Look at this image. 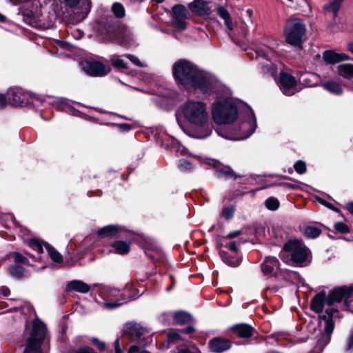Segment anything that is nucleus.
Here are the masks:
<instances>
[{
	"label": "nucleus",
	"mask_w": 353,
	"mask_h": 353,
	"mask_svg": "<svg viewBox=\"0 0 353 353\" xmlns=\"http://www.w3.org/2000/svg\"><path fill=\"white\" fill-rule=\"evenodd\" d=\"M173 75L178 82L190 91L199 90L203 94H210L216 86V82L213 78L185 60L174 63Z\"/></svg>",
	"instance_id": "f257e3e1"
},
{
	"label": "nucleus",
	"mask_w": 353,
	"mask_h": 353,
	"mask_svg": "<svg viewBox=\"0 0 353 353\" xmlns=\"http://www.w3.org/2000/svg\"><path fill=\"white\" fill-rule=\"evenodd\" d=\"M189 125L197 130L194 137L205 139L212 133L210 113L208 105L201 101L189 100L185 102L179 110Z\"/></svg>",
	"instance_id": "f03ea898"
},
{
	"label": "nucleus",
	"mask_w": 353,
	"mask_h": 353,
	"mask_svg": "<svg viewBox=\"0 0 353 353\" xmlns=\"http://www.w3.org/2000/svg\"><path fill=\"white\" fill-rule=\"evenodd\" d=\"M247 105L231 97L228 94L219 93L212 105V116L219 125L230 124L235 121L239 114Z\"/></svg>",
	"instance_id": "7ed1b4c3"
},
{
	"label": "nucleus",
	"mask_w": 353,
	"mask_h": 353,
	"mask_svg": "<svg viewBox=\"0 0 353 353\" xmlns=\"http://www.w3.org/2000/svg\"><path fill=\"white\" fill-rule=\"evenodd\" d=\"M241 120L232 129L227 137L234 141L243 140L251 136L256 128V121L252 110L249 106H245L241 111Z\"/></svg>",
	"instance_id": "20e7f679"
},
{
	"label": "nucleus",
	"mask_w": 353,
	"mask_h": 353,
	"mask_svg": "<svg viewBox=\"0 0 353 353\" xmlns=\"http://www.w3.org/2000/svg\"><path fill=\"white\" fill-rule=\"evenodd\" d=\"M310 250L298 240L285 243L281 252V259L288 264L303 265L310 258Z\"/></svg>",
	"instance_id": "39448f33"
},
{
	"label": "nucleus",
	"mask_w": 353,
	"mask_h": 353,
	"mask_svg": "<svg viewBox=\"0 0 353 353\" xmlns=\"http://www.w3.org/2000/svg\"><path fill=\"white\" fill-rule=\"evenodd\" d=\"M336 312L337 310L330 308L326 310L325 314L319 315L320 327H322V330L316 337V345L314 349L315 353L321 352L330 342L334 328V314Z\"/></svg>",
	"instance_id": "423d86ee"
},
{
	"label": "nucleus",
	"mask_w": 353,
	"mask_h": 353,
	"mask_svg": "<svg viewBox=\"0 0 353 353\" xmlns=\"http://www.w3.org/2000/svg\"><path fill=\"white\" fill-rule=\"evenodd\" d=\"M305 26L299 19H292L287 21L284 27L285 40L290 46L301 48L305 39Z\"/></svg>",
	"instance_id": "0eeeda50"
},
{
	"label": "nucleus",
	"mask_w": 353,
	"mask_h": 353,
	"mask_svg": "<svg viewBox=\"0 0 353 353\" xmlns=\"http://www.w3.org/2000/svg\"><path fill=\"white\" fill-rule=\"evenodd\" d=\"M46 334L45 324L39 319L33 321L32 329L30 337L27 340V345L24 353H42L41 345Z\"/></svg>",
	"instance_id": "6e6552de"
},
{
	"label": "nucleus",
	"mask_w": 353,
	"mask_h": 353,
	"mask_svg": "<svg viewBox=\"0 0 353 353\" xmlns=\"http://www.w3.org/2000/svg\"><path fill=\"white\" fill-rule=\"evenodd\" d=\"M103 295L111 299H115L114 301L105 302L103 307L108 310H112L121 305L123 303L134 299L133 296L126 298L125 292L121 294L119 290L114 288L106 287L103 289Z\"/></svg>",
	"instance_id": "1a4fd4ad"
},
{
	"label": "nucleus",
	"mask_w": 353,
	"mask_h": 353,
	"mask_svg": "<svg viewBox=\"0 0 353 353\" xmlns=\"http://www.w3.org/2000/svg\"><path fill=\"white\" fill-rule=\"evenodd\" d=\"M172 24L178 30H184L186 28L185 20L188 18V11L182 5H176L172 9Z\"/></svg>",
	"instance_id": "9d476101"
},
{
	"label": "nucleus",
	"mask_w": 353,
	"mask_h": 353,
	"mask_svg": "<svg viewBox=\"0 0 353 353\" xmlns=\"http://www.w3.org/2000/svg\"><path fill=\"white\" fill-rule=\"evenodd\" d=\"M82 66L87 74L94 77L105 75L110 71V68L108 66L101 62L92 59L83 61Z\"/></svg>",
	"instance_id": "9b49d317"
},
{
	"label": "nucleus",
	"mask_w": 353,
	"mask_h": 353,
	"mask_svg": "<svg viewBox=\"0 0 353 353\" xmlns=\"http://www.w3.org/2000/svg\"><path fill=\"white\" fill-rule=\"evenodd\" d=\"M279 85L283 93L288 96H292L296 92V81L291 74L281 72L279 75Z\"/></svg>",
	"instance_id": "f8f14e48"
},
{
	"label": "nucleus",
	"mask_w": 353,
	"mask_h": 353,
	"mask_svg": "<svg viewBox=\"0 0 353 353\" xmlns=\"http://www.w3.org/2000/svg\"><path fill=\"white\" fill-rule=\"evenodd\" d=\"M345 0H329L322 8L325 16H330L334 19L339 16Z\"/></svg>",
	"instance_id": "ddd939ff"
},
{
	"label": "nucleus",
	"mask_w": 353,
	"mask_h": 353,
	"mask_svg": "<svg viewBox=\"0 0 353 353\" xmlns=\"http://www.w3.org/2000/svg\"><path fill=\"white\" fill-rule=\"evenodd\" d=\"M261 270L265 275L276 274L279 268V261L274 256H267L261 264Z\"/></svg>",
	"instance_id": "4468645a"
},
{
	"label": "nucleus",
	"mask_w": 353,
	"mask_h": 353,
	"mask_svg": "<svg viewBox=\"0 0 353 353\" xmlns=\"http://www.w3.org/2000/svg\"><path fill=\"white\" fill-rule=\"evenodd\" d=\"M323 59L327 64H335L351 59L345 53H338L334 50H326L323 53Z\"/></svg>",
	"instance_id": "2eb2a0df"
},
{
	"label": "nucleus",
	"mask_w": 353,
	"mask_h": 353,
	"mask_svg": "<svg viewBox=\"0 0 353 353\" xmlns=\"http://www.w3.org/2000/svg\"><path fill=\"white\" fill-rule=\"evenodd\" d=\"M125 334L132 340H139L144 333V329L137 323H127L124 330Z\"/></svg>",
	"instance_id": "dca6fc26"
},
{
	"label": "nucleus",
	"mask_w": 353,
	"mask_h": 353,
	"mask_svg": "<svg viewBox=\"0 0 353 353\" xmlns=\"http://www.w3.org/2000/svg\"><path fill=\"white\" fill-rule=\"evenodd\" d=\"M210 345L212 352L221 353L230 348L231 343L226 339L216 338L210 341Z\"/></svg>",
	"instance_id": "f3484780"
},
{
	"label": "nucleus",
	"mask_w": 353,
	"mask_h": 353,
	"mask_svg": "<svg viewBox=\"0 0 353 353\" xmlns=\"http://www.w3.org/2000/svg\"><path fill=\"white\" fill-rule=\"evenodd\" d=\"M326 295L325 292L316 294L312 299L310 307L312 311L316 313H321L324 307V303L326 301Z\"/></svg>",
	"instance_id": "a211bd4d"
},
{
	"label": "nucleus",
	"mask_w": 353,
	"mask_h": 353,
	"mask_svg": "<svg viewBox=\"0 0 353 353\" xmlns=\"http://www.w3.org/2000/svg\"><path fill=\"white\" fill-rule=\"evenodd\" d=\"M189 8L192 12L199 15L208 14L210 10L203 0H195L189 4Z\"/></svg>",
	"instance_id": "6ab92c4d"
},
{
	"label": "nucleus",
	"mask_w": 353,
	"mask_h": 353,
	"mask_svg": "<svg viewBox=\"0 0 353 353\" xmlns=\"http://www.w3.org/2000/svg\"><path fill=\"white\" fill-rule=\"evenodd\" d=\"M67 289L68 290L85 294L88 292L90 288L87 283L80 280H73L67 284Z\"/></svg>",
	"instance_id": "aec40b11"
},
{
	"label": "nucleus",
	"mask_w": 353,
	"mask_h": 353,
	"mask_svg": "<svg viewBox=\"0 0 353 353\" xmlns=\"http://www.w3.org/2000/svg\"><path fill=\"white\" fill-rule=\"evenodd\" d=\"M233 331L241 338H250L253 335L254 329L247 324H239L232 327Z\"/></svg>",
	"instance_id": "412c9836"
},
{
	"label": "nucleus",
	"mask_w": 353,
	"mask_h": 353,
	"mask_svg": "<svg viewBox=\"0 0 353 353\" xmlns=\"http://www.w3.org/2000/svg\"><path fill=\"white\" fill-rule=\"evenodd\" d=\"M7 95L9 103L10 104L19 105L24 102L23 95L21 90L18 89L9 90L7 92Z\"/></svg>",
	"instance_id": "4be33fe9"
},
{
	"label": "nucleus",
	"mask_w": 353,
	"mask_h": 353,
	"mask_svg": "<svg viewBox=\"0 0 353 353\" xmlns=\"http://www.w3.org/2000/svg\"><path fill=\"white\" fill-rule=\"evenodd\" d=\"M322 87L330 92L340 95L343 93L341 85L335 81H328L321 84Z\"/></svg>",
	"instance_id": "5701e85b"
},
{
	"label": "nucleus",
	"mask_w": 353,
	"mask_h": 353,
	"mask_svg": "<svg viewBox=\"0 0 353 353\" xmlns=\"http://www.w3.org/2000/svg\"><path fill=\"white\" fill-rule=\"evenodd\" d=\"M217 13L219 17L224 20L225 26L227 27L228 30L230 31L232 30L233 24L229 12L223 6H219Z\"/></svg>",
	"instance_id": "b1692460"
},
{
	"label": "nucleus",
	"mask_w": 353,
	"mask_h": 353,
	"mask_svg": "<svg viewBox=\"0 0 353 353\" xmlns=\"http://www.w3.org/2000/svg\"><path fill=\"white\" fill-rule=\"evenodd\" d=\"M338 73L345 79L353 78V64L343 63L338 66Z\"/></svg>",
	"instance_id": "393cba45"
},
{
	"label": "nucleus",
	"mask_w": 353,
	"mask_h": 353,
	"mask_svg": "<svg viewBox=\"0 0 353 353\" xmlns=\"http://www.w3.org/2000/svg\"><path fill=\"white\" fill-rule=\"evenodd\" d=\"M112 247L115 250V252L119 254H126L129 252L130 245V243L123 241H117L112 244Z\"/></svg>",
	"instance_id": "a878e982"
},
{
	"label": "nucleus",
	"mask_w": 353,
	"mask_h": 353,
	"mask_svg": "<svg viewBox=\"0 0 353 353\" xmlns=\"http://www.w3.org/2000/svg\"><path fill=\"white\" fill-rule=\"evenodd\" d=\"M118 232V228L114 225H108L101 228L98 234L102 237H113Z\"/></svg>",
	"instance_id": "bb28decb"
},
{
	"label": "nucleus",
	"mask_w": 353,
	"mask_h": 353,
	"mask_svg": "<svg viewBox=\"0 0 353 353\" xmlns=\"http://www.w3.org/2000/svg\"><path fill=\"white\" fill-rule=\"evenodd\" d=\"M220 256L222 260L224 261V263L230 266L236 267L240 264V261L239 259L230 256L224 251H220Z\"/></svg>",
	"instance_id": "cd10ccee"
},
{
	"label": "nucleus",
	"mask_w": 353,
	"mask_h": 353,
	"mask_svg": "<svg viewBox=\"0 0 353 353\" xmlns=\"http://www.w3.org/2000/svg\"><path fill=\"white\" fill-rule=\"evenodd\" d=\"M304 235L307 238H316L321 233V230L316 226H307L304 230Z\"/></svg>",
	"instance_id": "c85d7f7f"
},
{
	"label": "nucleus",
	"mask_w": 353,
	"mask_h": 353,
	"mask_svg": "<svg viewBox=\"0 0 353 353\" xmlns=\"http://www.w3.org/2000/svg\"><path fill=\"white\" fill-rule=\"evenodd\" d=\"M174 321L179 324H185L191 321V316L185 312H178L174 314Z\"/></svg>",
	"instance_id": "c756f323"
},
{
	"label": "nucleus",
	"mask_w": 353,
	"mask_h": 353,
	"mask_svg": "<svg viewBox=\"0 0 353 353\" xmlns=\"http://www.w3.org/2000/svg\"><path fill=\"white\" fill-rule=\"evenodd\" d=\"M45 247L50 255L51 259L54 262L60 263L62 261V256L61 254L56 251L52 246L49 244L46 243Z\"/></svg>",
	"instance_id": "7c9ffc66"
},
{
	"label": "nucleus",
	"mask_w": 353,
	"mask_h": 353,
	"mask_svg": "<svg viewBox=\"0 0 353 353\" xmlns=\"http://www.w3.org/2000/svg\"><path fill=\"white\" fill-rule=\"evenodd\" d=\"M216 174L219 177L234 178V179L240 177V176L236 174V173H234V171L230 168H225L222 170H216Z\"/></svg>",
	"instance_id": "2f4dec72"
},
{
	"label": "nucleus",
	"mask_w": 353,
	"mask_h": 353,
	"mask_svg": "<svg viewBox=\"0 0 353 353\" xmlns=\"http://www.w3.org/2000/svg\"><path fill=\"white\" fill-rule=\"evenodd\" d=\"M111 63L113 66L119 69L127 68V63L121 58V57L114 55L111 57Z\"/></svg>",
	"instance_id": "473e14b6"
},
{
	"label": "nucleus",
	"mask_w": 353,
	"mask_h": 353,
	"mask_svg": "<svg viewBox=\"0 0 353 353\" xmlns=\"http://www.w3.org/2000/svg\"><path fill=\"white\" fill-rule=\"evenodd\" d=\"M167 339L169 343H176L183 340L181 334L174 330H172L168 332Z\"/></svg>",
	"instance_id": "72a5a7b5"
},
{
	"label": "nucleus",
	"mask_w": 353,
	"mask_h": 353,
	"mask_svg": "<svg viewBox=\"0 0 353 353\" xmlns=\"http://www.w3.org/2000/svg\"><path fill=\"white\" fill-rule=\"evenodd\" d=\"M112 10L118 18H121L125 15L124 7L119 3H114L112 6Z\"/></svg>",
	"instance_id": "f704fd0d"
},
{
	"label": "nucleus",
	"mask_w": 353,
	"mask_h": 353,
	"mask_svg": "<svg viewBox=\"0 0 353 353\" xmlns=\"http://www.w3.org/2000/svg\"><path fill=\"white\" fill-rule=\"evenodd\" d=\"M10 273L12 276L15 277H21L24 274V269L20 265H13L9 268Z\"/></svg>",
	"instance_id": "c9c22d12"
},
{
	"label": "nucleus",
	"mask_w": 353,
	"mask_h": 353,
	"mask_svg": "<svg viewBox=\"0 0 353 353\" xmlns=\"http://www.w3.org/2000/svg\"><path fill=\"white\" fill-rule=\"evenodd\" d=\"M265 205L269 210H275L279 208V202L276 199L270 197L265 201Z\"/></svg>",
	"instance_id": "e433bc0d"
},
{
	"label": "nucleus",
	"mask_w": 353,
	"mask_h": 353,
	"mask_svg": "<svg viewBox=\"0 0 353 353\" xmlns=\"http://www.w3.org/2000/svg\"><path fill=\"white\" fill-rule=\"evenodd\" d=\"M234 213V208L233 206H227L223 208L222 210V216L224 219L229 220L233 217Z\"/></svg>",
	"instance_id": "4c0bfd02"
},
{
	"label": "nucleus",
	"mask_w": 353,
	"mask_h": 353,
	"mask_svg": "<svg viewBox=\"0 0 353 353\" xmlns=\"http://www.w3.org/2000/svg\"><path fill=\"white\" fill-rule=\"evenodd\" d=\"M245 14H246V17H248V22H245L244 21H242L241 23H242L243 28H245V32H247V30L249 27V24L253 23V19H252L253 11H252V10L248 9L245 11Z\"/></svg>",
	"instance_id": "58836bf2"
},
{
	"label": "nucleus",
	"mask_w": 353,
	"mask_h": 353,
	"mask_svg": "<svg viewBox=\"0 0 353 353\" xmlns=\"http://www.w3.org/2000/svg\"><path fill=\"white\" fill-rule=\"evenodd\" d=\"M178 166L181 170L184 172L191 170L192 168L191 163L185 159L179 160Z\"/></svg>",
	"instance_id": "ea45409f"
},
{
	"label": "nucleus",
	"mask_w": 353,
	"mask_h": 353,
	"mask_svg": "<svg viewBox=\"0 0 353 353\" xmlns=\"http://www.w3.org/2000/svg\"><path fill=\"white\" fill-rule=\"evenodd\" d=\"M28 245L33 250L37 251L39 253L43 252V247L41 244L36 239L30 240Z\"/></svg>",
	"instance_id": "a19ab883"
},
{
	"label": "nucleus",
	"mask_w": 353,
	"mask_h": 353,
	"mask_svg": "<svg viewBox=\"0 0 353 353\" xmlns=\"http://www.w3.org/2000/svg\"><path fill=\"white\" fill-rule=\"evenodd\" d=\"M295 170L299 173L303 174L306 171V165L303 161H299L294 164Z\"/></svg>",
	"instance_id": "79ce46f5"
},
{
	"label": "nucleus",
	"mask_w": 353,
	"mask_h": 353,
	"mask_svg": "<svg viewBox=\"0 0 353 353\" xmlns=\"http://www.w3.org/2000/svg\"><path fill=\"white\" fill-rule=\"evenodd\" d=\"M345 306L347 310L353 312V295L352 293H350V295H347L346 297L345 301Z\"/></svg>",
	"instance_id": "37998d69"
},
{
	"label": "nucleus",
	"mask_w": 353,
	"mask_h": 353,
	"mask_svg": "<svg viewBox=\"0 0 353 353\" xmlns=\"http://www.w3.org/2000/svg\"><path fill=\"white\" fill-rule=\"evenodd\" d=\"M334 228L342 233H345L349 231V228L346 224L343 222H337L334 224Z\"/></svg>",
	"instance_id": "c03bdc74"
},
{
	"label": "nucleus",
	"mask_w": 353,
	"mask_h": 353,
	"mask_svg": "<svg viewBox=\"0 0 353 353\" xmlns=\"http://www.w3.org/2000/svg\"><path fill=\"white\" fill-rule=\"evenodd\" d=\"M127 57L131 61V62L133 64H134L137 66H139V67H145L146 66V64L145 63L141 62L138 59V57H135L134 55L128 54V55H127Z\"/></svg>",
	"instance_id": "a18cd8bd"
},
{
	"label": "nucleus",
	"mask_w": 353,
	"mask_h": 353,
	"mask_svg": "<svg viewBox=\"0 0 353 353\" xmlns=\"http://www.w3.org/2000/svg\"><path fill=\"white\" fill-rule=\"evenodd\" d=\"M14 261L16 263H21L26 264L28 262V259L25 256H23V255H21V254H19L18 252L14 253Z\"/></svg>",
	"instance_id": "49530a36"
},
{
	"label": "nucleus",
	"mask_w": 353,
	"mask_h": 353,
	"mask_svg": "<svg viewBox=\"0 0 353 353\" xmlns=\"http://www.w3.org/2000/svg\"><path fill=\"white\" fill-rule=\"evenodd\" d=\"M9 103L8 99V95L6 97L2 94H0V109L3 108Z\"/></svg>",
	"instance_id": "de8ad7c7"
},
{
	"label": "nucleus",
	"mask_w": 353,
	"mask_h": 353,
	"mask_svg": "<svg viewBox=\"0 0 353 353\" xmlns=\"http://www.w3.org/2000/svg\"><path fill=\"white\" fill-rule=\"evenodd\" d=\"M76 353H95L94 350H92L91 347H89L88 346L81 347L79 348Z\"/></svg>",
	"instance_id": "09e8293b"
},
{
	"label": "nucleus",
	"mask_w": 353,
	"mask_h": 353,
	"mask_svg": "<svg viewBox=\"0 0 353 353\" xmlns=\"http://www.w3.org/2000/svg\"><path fill=\"white\" fill-rule=\"evenodd\" d=\"M128 353H150L146 350H139V348L137 345H132L129 350Z\"/></svg>",
	"instance_id": "8fccbe9b"
},
{
	"label": "nucleus",
	"mask_w": 353,
	"mask_h": 353,
	"mask_svg": "<svg viewBox=\"0 0 353 353\" xmlns=\"http://www.w3.org/2000/svg\"><path fill=\"white\" fill-rule=\"evenodd\" d=\"M266 67L268 68L266 71L268 73H270L272 76H275L276 74V68L274 65L272 63L267 64Z\"/></svg>",
	"instance_id": "3c124183"
},
{
	"label": "nucleus",
	"mask_w": 353,
	"mask_h": 353,
	"mask_svg": "<svg viewBox=\"0 0 353 353\" xmlns=\"http://www.w3.org/2000/svg\"><path fill=\"white\" fill-rule=\"evenodd\" d=\"M225 248H228L229 250L236 252L238 250V245L236 244V241L230 242L225 245Z\"/></svg>",
	"instance_id": "603ef678"
},
{
	"label": "nucleus",
	"mask_w": 353,
	"mask_h": 353,
	"mask_svg": "<svg viewBox=\"0 0 353 353\" xmlns=\"http://www.w3.org/2000/svg\"><path fill=\"white\" fill-rule=\"evenodd\" d=\"M177 353H200V352L196 348H192V350L188 349V348H181L179 350Z\"/></svg>",
	"instance_id": "864d4df0"
},
{
	"label": "nucleus",
	"mask_w": 353,
	"mask_h": 353,
	"mask_svg": "<svg viewBox=\"0 0 353 353\" xmlns=\"http://www.w3.org/2000/svg\"><path fill=\"white\" fill-rule=\"evenodd\" d=\"M241 234V232L239 231V230H236V231H233V232H230L226 236L225 238H228V239H232V238H235L238 236H239L240 234Z\"/></svg>",
	"instance_id": "5fc2aeb1"
},
{
	"label": "nucleus",
	"mask_w": 353,
	"mask_h": 353,
	"mask_svg": "<svg viewBox=\"0 0 353 353\" xmlns=\"http://www.w3.org/2000/svg\"><path fill=\"white\" fill-rule=\"evenodd\" d=\"M194 331V329L193 327H188L187 329L181 330H180V333H186V334H190L192 333Z\"/></svg>",
	"instance_id": "6e6d98bb"
},
{
	"label": "nucleus",
	"mask_w": 353,
	"mask_h": 353,
	"mask_svg": "<svg viewBox=\"0 0 353 353\" xmlns=\"http://www.w3.org/2000/svg\"><path fill=\"white\" fill-rule=\"evenodd\" d=\"M115 352L116 353H123L119 346V339L115 341Z\"/></svg>",
	"instance_id": "4d7b16f0"
},
{
	"label": "nucleus",
	"mask_w": 353,
	"mask_h": 353,
	"mask_svg": "<svg viewBox=\"0 0 353 353\" xmlns=\"http://www.w3.org/2000/svg\"><path fill=\"white\" fill-rule=\"evenodd\" d=\"M97 346L99 348V350H100L101 351L104 350L105 348V343L103 342L100 341L97 343Z\"/></svg>",
	"instance_id": "13d9d810"
},
{
	"label": "nucleus",
	"mask_w": 353,
	"mask_h": 353,
	"mask_svg": "<svg viewBox=\"0 0 353 353\" xmlns=\"http://www.w3.org/2000/svg\"><path fill=\"white\" fill-rule=\"evenodd\" d=\"M70 6H74L77 5L79 0H65Z\"/></svg>",
	"instance_id": "bf43d9fd"
},
{
	"label": "nucleus",
	"mask_w": 353,
	"mask_h": 353,
	"mask_svg": "<svg viewBox=\"0 0 353 353\" xmlns=\"http://www.w3.org/2000/svg\"><path fill=\"white\" fill-rule=\"evenodd\" d=\"M347 349L349 350L353 351V332L352 334L351 335Z\"/></svg>",
	"instance_id": "052dcab7"
},
{
	"label": "nucleus",
	"mask_w": 353,
	"mask_h": 353,
	"mask_svg": "<svg viewBox=\"0 0 353 353\" xmlns=\"http://www.w3.org/2000/svg\"><path fill=\"white\" fill-rule=\"evenodd\" d=\"M347 49L353 54V42H350L347 44Z\"/></svg>",
	"instance_id": "680f3d73"
},
{
	"label": "nucleus",
	"mask_w": 353,
	"mask_h": 353,
	"mask_svg": "<svg viewBox=\"0 0 353 353\" xmlns=\"http://www.w3.org/2000/svg\"><path fill=\"white\" fill-rule=\"evenodd\" d=\"M347 210L353 214V202L349 203L347 205Z\"/></svg>",
	"instance_id": "e2e57ef3"
},
{
	"label": "nucleus",
	"mask_w": 353,
	"mask_h": 353,
	"mask_svg": "<svg viewBox=\"0 0 353 353\" xmlns=\"http://www.w3.org/2000/svg\"><path fill=\"white\" fill-rule=\"evenodd\" d=\"M121 128L123 130H129L130 128V125L128 124H122L121 125Z\"/></svg>",
	"instance_id": "0e129e2a"
},
{
	"label": "nucleus",
	"mask_w": 353,
	"mask_h": 353,
	"mask_svg": "<svg viewBox=\"0 0 353 353\" xmlns=\"http://www.w3.org/2000/svg\"><path fill=\"white\" fill-rule=\"evenodd\" d=\"M267 57V55L265 53H263V52H261V54H259V56H258L259 58V57H263L264 59H266L268 60L269 57Z\"/></svg>",
	"instance_id": "69168bd1"
},
{
	"label": "nucleus",
	"mask_w": 353,
	"mask_h": 353,
	"mask_svg": "<svg viewBox=\"0 0 353 353\" xmlns=\"http://www.w3.org/2000/svg\"><path fill=\"white\" fill-rule=\"evenodd\" d=\"M3 294L5 295V296H8L9 294H10V290L6 288V289H3Z\"/></svg>",
	"instance_id": "338daca9"
},
{
	"label": "nucleus",
	"mask_w": 353,
	"mask_h": 353,
	"mask_svg": "<svg viewBox=\"0 0 353 353\" xmlns=\"http://www.w3.org/2000/svg\"><path fill=\"white\" fill-rule=\"evenodd\" d=\"M23 0H10V1L13 3V4H18L20 2H21Z\"/></svg>",
	"instance_id": "774afa93"
}]
</instances>
